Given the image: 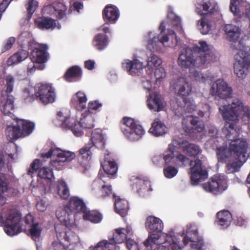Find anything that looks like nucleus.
Listing matches in <instances>:
<instances>
[{
	"mask_svg": "<svg viewBox=\"0 0 250 250\" xmlns=\"http://www.w3.org/2000/svg\"><path fill=\"white\" fill-rule=\"evenodd\" d=\"M224 31L227 39L233 43L231 47L238 50L234 56V72L240 78L244 79L247 76L246 71L250 68V54L246 51V48L242 46L241 42H237L241 35L240 29L232 24H227Z\"/></svg>",
	"mask_w": 250,
	"mask_h": 250,
	"instance_id": "obj_1",
	"label": "nucleus"
},
{
	"mask_svg": "<svg viewBox=\"0 0 250 250\" xmlns=\"http://www.w3.org/2000/svg\"><path fill=\"white\" fill-rule=\"evenodd\" d=\"M199 44L200 46L193 48L195 56L190 48L186 47L181 50L178 58L180 66L184 68L203 67L206 62L212 60L213 54L206 42H200Z\"/></svg>",
	"mask_w": 250,
	"mask_h": 250,
	"instance_id": "obj_2",
	"label": "nucleus"
},
{
	"mask_svg": "<svg viewBox=\"0 0 250 250\" xmlns=\"http://www.w3.org/2000/svg\"><path fill=\"white\" fill-rule=\"evenodd\" d=\"M173 88L176 93L175 114L179 117H183L187 113L192 112L196 108L188 96L191 93L192 87L184 78L178 79L174 83Z\"/></svg>",
	"mask_w": 250,
	"mask_h": 250,
	"instance_id": "obj_3",
	"label": "nucleus"
},
{
	"mask_svg": "<svg viewBox=\"0 0 250 250\" xmlns=\"http://www.w3.org/2000/svg\"><path fill=\"white\" fill-rule=\"evenodd\" d=\"M222 132L226 139L231 141L229 148L233 157L240 162L245 161L248 144L245 139L235 138L237 135L235 125L233 123L225 124Z\"/></svg>",
	"mask_w": 250,
	"mask_h": 250,
	"instance_id": "obj_4",
	"label": "nucleus"
},
{
	"mask_svg": "<svg viewBox=\"0 0 250 250\" xmlns=\"http://www.w3.org/2000/svg\"><path fill=\"white\" fill-rule=\"evenodd\" d=\"M219 110L226 124L233 123L236 125L240 114H242L244 117L250 120V108L248 106H244L242 102L237 98L233 99L231 104L219 107Z\"/></svg>",
	"mask_w": 250,
	"mask_h": 250,
	"instance_id": "obj_5",
	"label": "nucleus"
},
{
	"mask_svg": "<svg viewBox=\"0 0 250 250\" xmlns=\"http://www.w3.org/2000/svg\"><path fill=\"white\" fill-rule=\"evenodd\" d=\"M21 214L19 211L14 208L7 210L5 219L3 215L0 214V226L3 225L5 232L9 236L17 235L22 231Z\"/></svg>",
	"mask_w": 250,
	"mask_h": 250,
	"instance_id": "obj_6",
	"label": "nucleus"
},
{
	"mask_svg": "<svg viewBox=\"0 0 250 250\" xmlns=\"http://www.w3.org/2000/svg\"><path fill=\"white\" fill-rule=\"evenodd\" d=\"M145 228L149 232V235L151 234H159L161 237L166 238V241L171 242L177 245L179 247V240L174 235L173 231H170L168 233H162L164 228V224L161 219L153 215H149L146 218Z\"/></svg>",
	"mask_w": 250,
	"mask_h": 250,
	"instance_id": "obj_7",
	"label": "nucleus"
},
{
	"mask_svg": "<svg viewBox=\"0 0 250 250\" xmlns=\"http://www.w3.org/2000/svg\"><path fill=\"white\" fill-rule=\"evenodd\" d=\"M6 87L5 90L1 91V97L0 100V109L5 115L11 118L14 116L12 111L14 109V97L11 94L13 91L14 83V79L11 76H6L5 79Z\"/></svg>",
	"mask_w": 250,
	"mask_h": 250,
	"instance_id": "obj_8",
	"label": "nucleus"
},
{
	"mask_svg": "<svg viewBox=\"0 0 250 250\" xmlns=\"http://www.w3.org/2000/svg\"><path fill=\"white\" fill-rule=\"evenodd\" d=\"M159 30L160 33L156 36H154L148 42V47L150 49H153L156 51L160 50L161 46L164 45L166 42H168L170 39L172 40L171 47H174L178 43V39L176 35L173 30H168L167 34H165L166 26L164 21H162L160 24Z\"/></svg>",
	"mask_w": 250,
	"mask_h": 250,
	"instance_id": "obj_9",
	"label": "nucleus"
},
{
	"mask_svg": "<svg viewBox=\"0 0 250 250\" xmlns=\"http://www.w3.org/2000/svg\"><path fill=\"white\" fill-rule=\"evenodd\" d=\"M83 117L80 118L79 122L75 119H68L63 121L62 125L63 127L69 128L74 135L77 137L83 135V128L91 129L94 127V119L92 116L87 114L85 116L82 115Z\"/></svg>",
	"mask_w": 250,
	"mask_h": 250,
	"instance_id": "obj_10",
	"label": "nucleus"
},
{
	"mask_svg": "<svg viewBox=\"0 0 250 250\" xmlns=\"http://www.w3.org/2000/svg\"><path fill=\"white\" fill-rule=\"evenodd\" d=\"M122 130L124 135L130 140L135 141L142 137L144 130L141 125L137 124L134 120L129 117H124Z\"/></svg>",
	"mask_w": 250,
	"mask_h": 250,
	"instance_id": "obj_11",
	"label": "nucleus"
},
{
	"mask_svg": "<svg viewBox=\"0 0 250 250\" xmlns=\"http://www.w3.org/2000/svg\"><path fill=\"white\" fill-rule=\"evenodd\" d=\"M52 155H56L55 160H51L50 163L53 167L60 165L61 163L65 162H70L73 160L76 155L74 152L69 151H63L59 148L51 147L46 153H42L41 156L42 158L49 159Z\"/></svg>",
	"mask_w": 250,
	"mask_h": 250,
	"instance_id": "obj_12",
	"label": "nucleus"
},
{
	"mask_svg": "<svg viewBox=\"0 0 250 250\" xmlns=\"http://www.w3.org/2000/svg\"><path fill=\"white\" fill-rule=\"evenodd\" d=\"M124 228H119L115 230L112 239H109L110 242L107 240H103L98 243L92 250H115V243H122L127 238V234L125 233Z\"/></svg>",
	"mask_w": 250,
	"mask_h": 250,
	"instance_id": "obj_13",
	"label": "nucleus"
},
{
	"mask_svg": "<svg viewBox=\"0 0 250 250\" xmlns=\"http://www.w3.org/2000/svg\"><path fill=\"white\" fill-rule=\"evenodd\" d=\"M190 180L192 185H197L198 182L208 178V171L200 160L197 159L190 161Z\"/></svg>",
	"mask_w": 250,
	"mask_h": 250,
	"instance_id": "obj_14",
	"label": "nucleus"
},
{
	"mask_svg": "<svg viewBox=\"0 0 250 250\" xmlns=\"http://www.w3.org/2000/svg\"><path fill=\"white\" fill-rule=\"evenodd\" d=\"M202 187L207 192L219 194L227 188V181L223 176L215 175L207 182L203 183Z\"/></svg>",
	"mask_w": 250,
	"mask_h": 250,
	"instance_id": "obj_15",
	"label": "nucleus"
},
{
	"mask_svg": "<svg viewBox=\"0 0 250 250\" xmlns=\"http://www.w3.org/2000/svg\"><path fill=\"white\" fill-rule=\"evenodd\" d=\"M190 242H192L191 248L196 250H201L204 245L203 238L198 235V228L195 225L188 226L186 235L183 239L185 245H188Z\"/></svg>",
	"mask_w": 250,
	"mask_h": 250,
	"instance_id": "obj_16",
	"label": "nucleus"
},
{
	"mask_svg": "<svg viewBox=\"0 0 250 250\" xmlns=\"http://www.w3.org/2000/svg\"><path fill=\"white\" fill-rule=\"evenodd\" d=\"M35 93L37 98L44 104L52 103L55 100V89L50 84L42 83L36 85Z\"/></svg>",
	"mask_w": 250,
	"mask_h": 250,
	"instance_id": "obj_17",
	"label": "nucleus"
},
{
	"mask_svg": "<svg viewBox=\"0 0 250 250\" xmlns=\"http://www.w3.org/2000/svg\"><path fill=\"white\" fill-rule=\"evenodd\" d=\"M210 93L212 96L227 100L231 97L232 89L224 80L218 79L213 83L210 89Z\"/></svg>",
	"mask_w": 250,
	"mask_h": 250,
	"instance_id": "obj_18",
	"label": "nucleus"
},
{
	"mask_svg": "<svg viewBox=\"0 0 250 250\" xmlns=\"http://www.w3.org/2000/svg\"><path fill=\"white\" fill-rule=\"evenodd\" d=\"M195 5L196 12L202 17L208 14L211 17H216L218 15L217 3L211 2L210 0H197Z\"/></svg>",
	"mask_w": 250,
	"mask_h": 250,
	"instance_id": "obj_19",
	"label": "nucleus"
},
{
	"mask_svg": "<svg viewBox=\"0 0 250 250\" xmlns=\"http://www.w3.org/2000/svg\"><path fill=\"white\" fill-rule=\"evenodd\" d=\"M37 170H39L38 176L41 178L50 181L55 179L53 169L47 167H43L42 162L38 159H35L31 164L28 174L32 176Z\"/></svg>",
	"mask_w": 250,
	"mask_h": 250,
	"instance_id": "obj_20",
	"label": "nucleus"
},
{
	"mask_svg": "<svg viewBox=\"0 0 250 250\" xmlns=\"http://www.w3.org/2000/svg\"><path fill=\"white\" fill-rule=\"evenodd\" d=\"M47 46L46 45H43L39 48H35L31 56L32 60L31 67L30 64L28 66V71L32 72L37 68V66L35 64V62L37 63H43L46 62L49 57V54L47 51Z\"/></svg>",
	"mask_w": 250,
	"mask_h": 250,
	"instance_id": "obj_21",
	"label": "nucleus"
},
{
	"mask_svg": "<svg viewBox=\"0 0 250 250\" xmlns=\"http://www.w3.org/2000/svg\"><path fill=\"white\" fill-rule=\"evenodd\" d=\"M162 238L159 234H151L148 235V238L144 242L146 250H160V245L166 242L169 243L170 246L173 245L171 247V249H179L181 248L180 241L179 247L177 245L172 243L171 241H167L166 238H164V240L162 241Z\"/></svg>",
	"mask_w": 250,
	"mask_h": 250,
	"instance_id": "obj_22",
	"label": "nucleus"
},
{
	"mask_svg": "<svg viewBox=\"0 0 250 250\" xmlns=\"http://www.w3.org/2000/svg\"><path fill=\"white\" fill-rule=\"evenodd\" d=\"M131 181H133L132 188L140 194L152 190L150 181L146 177L133 176L131 177Z\"/></svg>",
	"mask_w": 250,
	"mask_h": 250,
	"instance_id": "obj_23",
	"label": "nucleus"
},
{
	"mask_svg": "<svg viewBox=\"0 0 250 250\" xmlns=\"http://www.w3.org/2000/svg\"><path fill=\"white\" fill-rule=\"evenodd\" d=\"M124 70H126L129 75L132 76L139 75L143 68V62L138 59L132 61L128 59L125 60L122 63Z\"/></svg>",
	"mask_w": 250,
	"mask_h": 250,
	"instance_id": "obj_24",
	"label": "nucleus"
},
{
	"mask_svg": "<svg viewBox=\"0 0 250 250\" xmlns=\"http://www.w3.org/2000/svg\"><path fill=\"white\" fill-rule=\"evenodd\" d=\"M66 208L71 213H78L85 212L86 211L87 207L83 200L77 196H72L70 199L69 203L66 204Z\"/></svg>",
	"mask_w": 250,
	"mask_h": 250,
	"instance_id": "obj_25",
	"label": "nucleus"
},
{
	"mask_svg": "<svg viewBox=\"0 0 250 250\" xmlns=\"http://www.w3.org/2000/svg\"><path fill=\"white\" fill-rule=\"evenodd\" d=\"M119 17L118 8L113 5H107L103 11V17L105 22L114 23Z\"/></svg>",
	"mask_w": 250,
	"mask_h": 250,
	"instance_id": "obj_26",
	"label": "nucleus"
},
{
	"mask_svg": "<svg viewBox=\"0 0 250 250\" xmlns=\"http://www.w3.org/2000/svg\"><path fill=\"white\" fill-rule=\"evenodd\" d=\"M148 108L154 112H159L164 109L165 104L162 100L161 96L158 93H155L150 96L147 101Z\"/></svg>",
	"mask_w": 250,
	"mask_h": 250,
	"instance_id": "obj_27",
	"label": "nucleus"
},
{
	"mask_svg": "<svg viewBox=\"0 0 250 250\" xmlns=\"http://www.w3.org/2000/svg\"><path fill=\"white\" fill-rule=\"evenodd\" d=\"M177 145L184 153L191 157H195L202 152V149L199 146L190 143L187 141L183 140L178 142Z\"/></svg>",
	"mask_w": 250,
	"mask_h": 250,
	"instance_id": "obj_28",
	"label": "nucleus"
},
{
	"mask_svg": "<svg viewBox=\"0 0 250 250\" xmlns=\"http://www.w3.org/2000/svg\"><path fill=\"white\" fill-rule=\"evenodd\" d=\"M36 26L42 30H53L56 26V21L48 17H39L34 20Z\"/></svg>",
	"mask_w": 250,
	"mask_h": 250,
	"instance_id": "obj_29",
	"label": "nucleus"
},
{
	"mask_svg": "<svg viewBox=\"0 0 250 250\" xmlns=\"http://www.w3.org/2000/svg\"><path fill=\"white\" fill-rule=\"evenodd\" d=\"M93 146L91 144H85L81 148L78 154V159L81 165H86L91 159L93 153Z\"/></svg>",
	"mask_w": 250,
	"mask_h": 250,
	"instance_id": "obj_30",
	"label": "nucleus"
},
{
	"mask_svg": "<svg viewBox=\"0 0 250 250\" xmlns=\"http://www.w3.org/2000/svg\"><path fill=\"white\" fill-rule=\"evenodd\" d=\"M86 102L85 94L82 91H78L73 96L71 104L77 110L82 111L86 108Z\"/></svg>",
	"mask_w": 250,
	"mask_h": 250,
	"instance_id": "obj_31",
	"label": "nucleus"
},
{
	"mask_svg": "<svg viewBox=\"0 0 250 250\" xmlns=\"http://www.w3.org/2000/svg\"><path fill=\"white\" fill-rule=\"evenodd\" d=\"M114 199L115 209L117 213L122 217L126 216L129 209V205L127 201L125 199H121L119 196L113 194Z\"/></svg>",
	"mask_w": 250,
	"mask_h": 250,
	"instance_id": "obj_32",
	"label": "nucleus"
},
{
	"mask_svg": "<svg viewBox=\"0 0 250 250\" xmlns=\"http://www.w3.org/2000/svg\"><path fill=\"white\" fill-rule=\"evenodd\" d=\"M13 119L16 120L17 123L19 125L22 137H26L33 132L35 126L34 123L24 119H19L18 118H13Z\"/></svg>",
	"mask_w": 250,
	"mask_h": 250,
	"instance_id": "obj_33",
	"label": "nucleus"
},
{
	"mask_svg": "<svg viewBox=\"0 0 250 250\" xmlns=\"http://www.w3.org/2000/svg\"><path fill=\"white\" fill-rule=\"evenodd\" d=\"M215 18L216 17H211L209 14H208L202 17L199 21L201 26L200 30L202 34L206 35L208 33Z\"/></svg>",
	"mask_w": 250,
	"mask_h": 250,
	"instance_id": "obj_34",
	"label": "nucleus"
},
{
	"mask_svg": "<svg viewBox=\"0 0 250 250\" xmlns=\"http://www.w3.org/2000/svg\"><path fill=\"white\" fill-rule=\"evenodd\" d=\"M167 126L159 119H155L152 123L149 132L155 136H162L166 132Z\"/></svg>",
	"mask_w": 250,
	"mask_h": 250,
	"instance_id": "obj_35",
	"label": "nucleus"
},
{
	"mask_svg": "<svg viewBox=\"0 0 250 250\" xmlns=\"http://www.w3.org/2000/svg\"><path fill=\"white\" fill-rule=\"evenodd\" d=\"M82 76V70L79 66L74 65L69 68L64 75V78L68 82H71L74 79L80 80Z\"/></svg>",
	"mask_w": 250,
	"mask_h": 250,
	"instance_id": "obj_36",
	"label": "nucleus"
},
{
	"mask_svg": "<svg viewBox=\"0 0 250 250\" xmlns=\"http://www.w3.org/2000/svg\"><path fill=\"white\" fill-rule=\"evenodd\" d=\"M109 40L108 37L103 33L97 34L93 38L92 44L99 51L104 49L108 45Z\"/></svg>",
	"mask_w": 250,
	"mask_h": 250,
	"instance_id": "obj_37",
	"label": "nucleus"
},
{
	"mask_svg": "<svg viewBox=\"0 0 250 250\" xmlns=\"http://www.w3.org/2000/svg\"><path fill=\"white\" fill-rule=\"evenodd\" d=\"M98 175L104 183V184L102 185V187L100 189V196L101 198L104 199L109 197L112 194V187L108 184V181L110 180L111 177H109L108 176H106L104 175L102 176L100 175V172Z\"/></svg>",
	"mask_w": 250,
	"mask_h": 250,
	"instance_id": "obj_38",
	"label": "nucleus"
},
{
	"mask_svg": "<svg viewBox=\"0 0 250 250\" xmlns=\"http://www.w3.org/2000/svg\"><path fill=\"white\" fill-rule=\"evenodd\" d=\"M216 156L218 162L227 163L231 162L233 156L231 152L226 147L222 146L216 149Z\"/></svg>",
	"mask_w": 250,
	"mask_h": 250,
	"instance_id": "obj_39",
	"label": "nucleus"
},
{
	"mask_svg": "<svg viewBox=\"0 0 250 250\" xmlns=\"http://www.w3.org/2000/svg\"><path fill=\"white\" fill-rule=\"evenodd\" d=\"M247 4L246 0H230V11L234 16L240 17L243 12L244 7Z\"/></svg>",
	"mask_w": 250,
	"mask_h": 250,
	"instance_id": "obj_40",
	"label": "nucleus"
},
{
	"mask_svg": "<svg viewBox=\"0 0 250 250\" xmlns=\"http://www.w3.org/2000/svg\"><path fill=\"white\" fill-rule=\"evenodd\" d=\"M5 133L7 140L10 142L22 137L20 128L17 123L16 125H7Z\"/></svg>",
	"mask_w": 250,
	"mask_h": 250,
	"instance_id": "obj_41",
	"label": "nucleus"
},
{
	"mask_svg": "<svg viewBox=\"0 0 250 250\" xmlns=\"http://www.w3.org/2000/svg\"><path fill=\"white\" fill-rule=\"evenodd\" d=\"M91 143L93 146L96 147L103 149L105 148V140L104 135L101 132H98L96 131H93L91 134Z\"/></svg>",
	"mask_w": 250,
	"mask_h": 250,
	"instance_id": "obj_42",
	"label": "nucleus"
},
{
	"mask_svg": "<svg viewBox=\"0 0 250 250\" xmlns=\"http://www.w3.org/2000/svg\"><path fill=\"white\" fill-rule=\"evenodd\" d=\"M83 219L84 220H88L93 223H98L102 219V214L96 210H88L83 213Z\"/></svg>",
	"mask_w": 250,
	"mask_h": 250,
	"instance_id": "obj_43",
	"label": "nucleus"
},
{
	"mask_svg": "<svg viewBox=\"0 0 250 250\" xmlns=\"http://www.w3.org/2000/svg\"><path fill=\"white\" fill-rule=\"evenodd\" d=\"M218 222L220 225L228 227L232 220L231 214L228 210H223L217 213Z\"/></svg>",
	"mask_w": 250,
	"mask_h": 250,
	"instance_id": "obj_44",
	"label": "nucleus"
},
{
	"mask_svg": "<svg viewBox=\"0 0 250 250\" xmlns=\"http://www.w3.org/2000/svg\"><path fill=\"white\" fill-rule=\"evenodd\" d=\"M101 164L107 176L110 177V176H114L116 174L118 171V166L115 161H105L104 164L103 163Z\"/></svg>",
	"mask_w": 250,
	"mask_h": 250,
	"instance_id": "obj_45",
	"label": "nucleus"
},
{
	"mask_svg": "<svg viewBox=\"0 0 250 250\" xmlns=\"http://www.w3.org/2000/svg\"><path fill=\"white\" fill-rule=\"evenodd\" d=\"M50 8L54 10V13L59 19L63 18L66 15L67 8L65 5L62 2H55Z\"/></svg>",
	"mask_w": 250,
	"mask_h": 250,
	"instance_id": "obj_46",
	"label": "nucleus"
},
{
	"mask_svg": "<svg viewBox=\"0 0 250 250\" xmlns=\"http://www.w3.org/2000/svg\"><path fill=\"white\" fill-rule=\"evenodd\" d=\"M27 56V54L25 52H18L8 58L7 64L8 66L16 64L25 60Z\"/></svg>",
	"mask_w": 250,
	"mask_h": 250,
	"instance_id": "obj_47",
	"label": "nucleus"
},
{
	"mask_svg": "<svg viewBox=\"0 0 250 250\" xmlns=\"http://www.w3.org/2000/svg\"><path fill=\"white\" fill-rule=\"evenodd\" d=\"M162 62V60L153 52H151L148 55L147 59V67L149 69L156 68L160 66Z\"/></svg>",
	"mask_w": 250,
	"mask_h": 250,
	"instance_id": "obj_48",
	"label": "nucleus"
},
{
	"mask_svg": "<svg viewBox=\"0 0 250 250\" xmlns=\"http://www.w3.org/2000/svg\"><path fill=\"white\" fill-rule=\"evenodd\" d=\"M175 147L174 145L169 144L167 149L164 152L163 158L166 165H169L174 158Z\"/></svg>",
	"mask_w": 250,
	"mask_h": 250,
	"instance_id": "obj_49",
	"label": "nucleus"
},
{
	"mask_svg": "<svg viewBox=\"0 0 250 250\" xmlns=\"http://www.w3.org/2000/svg\"><path fill=\"white\" fill-rule=\"evenodd\" d=\"M58 193L63 199H67L69 197V189L64 181H61L58 185Z\"/></svg>",
	"mask_w": 250,
	"mask_h": 250,
	"instance_id": "obj_50",
	"label": "nucleus"
},
{
	"mask_svg": "<svg viewBox=\"0 0 250 250\" xmlns=\"http://www.w3.org/2000/svg\"><path fill=\"white\" fill-rule=\"evenodd\" d=\"M244 162H240L233 156L231 161L226 163V172L228 173H231L236 171Z\"/></svg>",
	"mask_w": 250,
	"mask_h": 250,
	"instance_id": "obj_51",
	"label": "nucleus"
},
{
	"mask_svg": "<svg viewBox=\"0 0 250 250\" xmlns=\"http://www.w3.org/2000/svg\"><path fill=\"white\" fill-rule=\"evenodd\" d=\"M42 231V228L39 226V223H35L34 224H32L30 226V228L29 229V233L31 236V237L36 240L37 239H39L41 236V232Z\"/></svg>",
	"mask_w": 250,
	"mask_h": 250,
	"instance_id": "obj_52",
	"label": "nucleus"
},
{
	"mask_svg": "<svg viewBox=\"0 0 250 250\" xmlns=\"http://www.w3.org/2000/svg\"><path fill=\"white\" fill-rule=\"evenodd\" d=\"M70 210L66 208V205L62 207L59 208L56 211V215L57 218L61 221H64L66 219V216L70 215Z\"/></svg>",
	"mask_w": 250,
	"mask_h": 250,
	"instance_id": "obj_53",
	"label": "nucleus"
},
{
	"mask_svg": "<svg viewBox=\"0 0 250 250\" xmlns=\"http://www.w3.org/2000/svg\"><path fill=\"white\" fill-rule=\"evenodd\" d=\"M167 17L172 22V24L173 26L177 27L178 28H181V19L173 11H169Z\"/></svg>",
	"mask_w": 250,
	"mask_h": 250,
	"instance_id": "obj_54",
	"label": "nucleus"
},
{
	"mask_svg": "<svg viewBox=\"0 0 250 250\" xmlns=\"http://www.w3.org/2000/svg\"><path fill=\"white\" fill-rule=\"evenodd\" d=\"M154 76L156 79V83L160 84L163 79L166 77V71L164 68H156L154 72Z\"/></svg>",
	"mask_w": 250,
	"mask_h": 250,
	"instance_id": "obj_55",
	"label": "nucleus"
},
{
	"mask_svg": "<svg viewBox=\"0 0 250 250\" xmlns=\"http://www.w3.org/2000/svg\"><path fill=\"white\" fill-rule=\"evenodd\" d=\"M164 174L165 177L167 178L174 177L178 173V169L172 166H167L164 168Z\"/></svg>",
	"mask_w": 250,
	"mask_h": 250,
	"instance_id": "obj_56",
	"label": "nucleus"
},
{
	"mask_svg": "<svg viewBox=\"0 0 250 250\" xmlns=\"http://www.w3.org/2000/svg\"><path fill=\"white\" fill-rule=\"evenodd\" d=\"M16 39L13 37H11L5 40L1 48V52L4 53L11 49L15 43Z\"/></svg>",
	"mask_w": 250,
	"mask_h": 250,
	"instance_id": "obj_57",
	"label": "nucleus"
},
{
	"mask_svg": "<svg viewBox=\"0 0 250 250\" xmlns=\"http://www.w3.org/2000/svg\"><path fill=\"white\" fill-rule=\"evenodd\" d=\"M9 189L7 180L3 174L0 173V194H3Z\"/></svg>",
	"mask_w": 250,
	"mask_h": 250,
	"instance_id": "obj_58",
	"label": "nucleus"
},
{
	"mask_svg": "<svg viewBox=\"0 0 250 250\" xmlns=\"http://www.w3.org/2000/svg\"><path fill=\"white\" fill-rule=\"evenodd\" d=\"M38 6V2L35 0H28L27 10L29 17H31Z\"/></svg>",
	"mask_w": 250,
	"mask_h": 250,
	"instance_id": "obj_59",
	"label": "nucleus"
},
{
	"mask_svg": "<svg viewBox=\"0 0 250 250\" xmlns=\"http://www.w3.org/2000/svg\"><path fill=\"white\" fill-rule=\"evenodd\" d=\"M190 124L194 126H195V129L197 132H200L202 131L204 128L203 125L200 123L199 120V118L197 117H195L190 121Z\"/></svg>",
	"mask_w": 250,
	"mask_h": 250,
	"instance_id": "obj_60",
	"label": "nucleus"
},
{
	"mask_svg": "<svg viewBox=\"0 0 250 250\" xmlns=\"http://www.w3.org/2000/svg\"><path fill=\"white\" fill-rule=\"evenodd\" d=\"M102 104H101V103H99L98 101H92V102H90L89 103H88V110L87 111H86V113H87V114H89L90 112H89V110H97L98 108H99L100 107H101L102 106Z\"/></svg>",
	"mask_w": 250,
	"mask_h": 250,
	"instance_id": "obj_61",
	"label": "nucleus"
},
{
	"mask_svg": "<svg viewBox=\"0 0 250 250\" xmlns=\"http://www.w3.org/2000/svg\"><path fill=\"white\" fill-rule=\"evenodd\" d=\"M190 73L192 76H194L195 80L197 81L205 82L206 80V78L201 73L196 70H192L190 69Z\"/></svg>",
	"mask_w": 250,
	"mask_h": 250,
	"instance_id": "obj_62",
	"label": "nucleus"
},
{
	"mask_svg": "<svg viewBox=\"0 0 250 250\" xmlns=\"http://www.w3.org/2000/svg\"><path fill=\"white\" fill-rule=\"evenodd\" d=\"M57 120H58L61 121V123L59 125H60L62 128H63L64 129L67 130V129H69V128L64 127L62 125L63 121H64L65 120H67L68 119H73V118H70V117L66 118L65 117H64L62 113V112H61V111H59V112H58L57 113Z\"/></svg>",
	"mask_w": 250,
	"mask_h": 250,
	"instance_id": "obj_63",
	"label": "nucleus"
},
{
	"mask_svg": "<svg viewBox=\"0 0 250 250\" xmlns=\"http://www.w3.org/2000/svg\"><path fill=\"white\" fill-rule=\"evenodd\" d=\"M95 62L89 60L84 62V67L86 69L91 70L94 68Z\"/></svg>",
	"mask_w": 250,
	"mask_h": 250,
	"instance_id": "obj_64",
	"label": "nucleus"
}]
</instances>
